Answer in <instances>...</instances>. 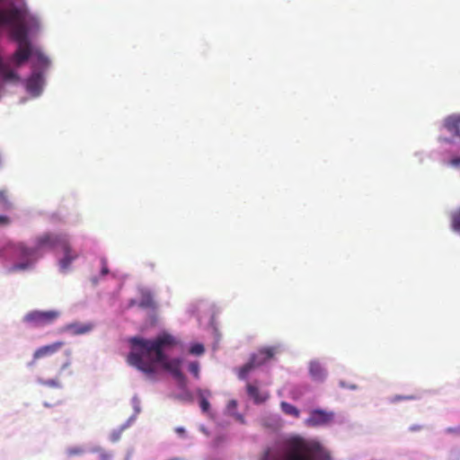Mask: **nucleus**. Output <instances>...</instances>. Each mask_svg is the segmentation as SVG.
<instances>
[{
  "mask_svg": "<svg viewBox=\"0 0 460 460\" xmlns=\"http://www.w3.org/2000/svg\"><path fill=\"white\" fill-rule=\"evenodd\" d=\"M151 305H152V301H151V300H149V299L142 300V301L140 302V306H141V307H144V308H146V307H149V306H151Z\"/></svg>",
  "mask_w": 460,
  "mask_h": 460,
  "instance_id": "obj_29",
  "label": "nucleus"
},
{
  "mask_svg": "<svg viewBox=\"0 0 460 460\" xmlns=\"http://www.w3.org/2000/svg\"><path fill=\"white\" fill-rule=\"evenodd\" d=\"M450 164L453 165V166H456V167L460 166V156L452 158L450 160Z\"/></svg>",
  "mask_w": 460,
  "mask_h": 460,
  "instance_id": "obj_28",
  "label": "nucleus"
},
{
  "mask_svg": "<svg viewBox=\"0 0 460 460\" xmlns=\"http://www.w3.org/2000/svg\"><path fill=\"white\" fill-rule=\"evenodd\" d=\"M452 227H453L454 230L460 232V208L453 216V218H452Z\"/></svg>",
  "mask_w": 460,
  "mask_h": 460,
  "instance_id": "obj_21",
  "label": "nucleus"
},
{
  "mask_svg": "<svg viewBox=\"0 0 460 460\" xmlns=\"http://www.w3.org/2000/svg\"><path fill=\"white\" fill-rule=\"evenodd\" d=\"M33 55L31 44L18 45L15 52L8 58L4 59L0 56V78L4 82L18 83L20 81L19 75L12 68L20 67Z\"/></svg>",
  "mask_w": 460,
  "mask_h": 460,
  "instance_id": "obj_4",
  "label": "nucleus"
},
{
  "mask_svg": "<svg viewBox=\"0 0 460 460\" xmlns=\"http://www.w3.org/2000/svg\"><path fill=\"white\" fill-rule=\"evenodd\" d=\"M234 404L235 405V401L232 402L231 406H234Z\"/></svg>",
  "mask_w": 460,
  "mask_h": 460,
  "instance_id": "obj_36",
  "label": "nucleus"
},
{
  "mask_svg": "<svg viewBox=\"0 0 460 460\" xmlns=\"http://www.w3.org/2000/svg\"><path fill=\"white\" fill-rule=\"evenodd\" d=\"M309 374L315 382H323L327 376V372L318 360H313L309 364Z\"/></svg>",
  "mask_w": 460,
  "mask_h": 460,
  "instance_id": "obj_11",
  "label": "nucleus"
},
{
  "mask_svg": "<svg viewBox=\"0 0 460 460\" xmlns=\"http://www.w3.org/2000/svg\"><path fill=\"white\" fill-rule=\"evenodd\" d=\"M256 358H252V356L249 362H247L245 365H243L240 368L239 373H238V376L240 379H245L248 376L249 373L254 367H260L259 365H257Z\"/></svg>",
  "mask_w": 460,
  "mask_h": 460,
  "instance_id": "obj_16",
  "label": "nucleus"
},
{
  "mask_svg": "<svg viewBox=\"0 0 460 460\" xmlns=\"http://www.w3.org/2000/svg\"><path fill=\"white\" fill-rule=\"evenodd\" d=\"M130 343L132 351L128 356L129 365L151 376L155 373V364L160 363L177 380L181 388L186 387L187 380L181 370V359H168L164 353V349L178 343L172 335L164 332L154 340L134 337Z\"/></svg>",
  "mask_w": 460,
  "mask_h": 460,
  "instance_id": "obj_1",
  "label": "nucleus"
},
{
  "mask_svg": "<svg viewBox=\"0 0 460 460\" xmlns=\"http://www.w3.org/2000/svg\"><path fill=\"white\" fill-rule=\"evenodd\" d=\"M10 247L13 255L20 260V261L13 264L8 269L9 273L27 270L31 269L40 258H41L34 243L31 247L22 242L11 244Z\"/></svg>",
  "mask_w": 460,
  "mask_h": 460,
  "instance_id": "obj_5",
  "label": "nucleus"
},
{
  "mask_svg": "<svg viewBox=\"0 0 460 460\" xmlns=\"http://www.w3.org/2000/svg\"><path fill=\"white\" fill-rule=\"evenodd\" d=\"M94 327L92 323H73L65 327L66 331L70 332L74 335H82L90 332Z\"/></svg>",
  "mask_w": 460,
  "mask_h": 460,
  "instance_id": "obj_14",
  "label": "nucleus"
},
{
  "mask_svg": "<svg viewBox=\"0 0 460 460\" xmlns=\"http://www.w3.org/2000/svg\"><path fill=\"white\" fill-rule=\"evenodd\" d=\"M280 351L279 346L264 347L259 349L252 358H257V365L261 366L274 358V356Z\"/></svg>",
  "mask_w": 460,
  "mask_h": 460,
  "instance_id": "obj_10",
  "label": "nucleus"
},
{
  "mask_svg": "<svg viewBox=\"0 0 460 460\" xmlns=\"http://www.w3.org/2000/svg\"><path fill=\"white\" fill-rule=\"evenodd\" d=\"M334 413L324 410H313L309 413V417L305 420V424L309 427H318L329 424L332 421Z\"/></svg>",
  "mask_w": 460,
  "mask_h": 460,
  "instance_id": "obj_8",
  "label": "nucleus"
},
{
  "mask_svg": "<svg viewBox=\"0 0 460 460\" xmlns=\"http://www.w3.org/2000/svg\"><path fill=\"white\" fill-rule=\"evenodd\" d=\"M34 243L41 257L47 251L60 249L64 252V257L59 261V267L64 272L67 271L72 262L78 258V253L73 251L66 234L42 233L34 238Z\"/></svg>",
  "mask_w": 460,
  "mask_h": 460,
  "instance_id": "obj_3",
  "label": "nucleus"
},
{
  "mask_svg": "<svg viewBox=\"0 0 460 460\" xmlns=\"http://www.w3.org/2000/svg\"><path fill=\"white\" fill-rule=\"evenodd\" d=\"M65 345L64 341H55L53 343L41 346L38 348L34 353L32 361L29 364L30 366H32L36 363L37 360L44 358H49L53 356L55 353H57L63 346Z\"/></svg>",
  "mask_w": 460,
  "mask_h": 460,
  "instance_id": "obj_9",
  "label": "nucleus"
},
{
  "mask_svg": "<svg viewBox=\"0 0 460 460\" xmlns=\"http://www.w3.org/2000/svg\"><path fill=\"white\" fill-rule=\"evenodd\" d=\"M0 25L12 29L13 36L18 41V45L30 44L27 40L26 28L22 24L21 12L17 8L1 9Z\"/></svg>",
  "mask_w": 460,
  "mask_h": 460,
  "instance_id": "obj_6",
  "label": "nucleus"
},
{
  "mask_svg": "<svg viewBox=\"0 0 460 460\" xmlns=\"http://www.w3.org/2000/svg\"><path fill=\"white\" fill-rule=\"evenodd\" d=\"M189 371L196 377H199V364L198 361H192L189 364Z\"/></svg>",
  "mask_w": 460,
  "mask_h": 460,
  "instance_id": "obj_19",
  "label": "nucleus"
},
{
  "mask_svg": "<svg viewBox=\"0 0 460 460\" xmlns=\"http://www.w3.org/2000/svg\"><path fill=\"white\" fill-rule=\"evenodd\" d=\"M0 200L4 202L6 201V193L4 190H0Z\"/></svg>",
  "mask_w": 460,
  "mask_h": 460,
  "instance_id": "obj_33",
  "label": "nucleus"
},
{
  "mask_svg": "<svg viewBox=\"0 0 460 460\" xmlns=\"http://www.w3.org/2000/svg\"><path fill=\"white\" fill-rule=\"evenodd\" d=\"M205 351L204 346L200 343L193 344L190 348V353L193 355H201Z\"/></svg>",
  "mask_w": 460,
  "mask_h": 460,
  "instance_id": "obj_20",
  "label": "nucleus"
},
{
  "mask_svg": "<svg viewBox=\"0 0 460 460\" xmlns=\"http://www.w3.org/2000/svg\"><path fill=\"white\" fill-rule=\"evenodd\" d=\"M83 453V449L81 448H72V449H69V454L70 455H80Z\"/></svg>",
  "mask_w": 460,
  "mask_h": 460,
  "instance_id": "obj_30",
  "label": "nucleus"
},
{
  "mask_svg": "<svg viewBox=\"0 0 460 460\" xmlns=\"http://www.w3.org/2000/svg\"><path fill=\"white\" fill-rule=\"evenodd\" d=\"M35 58L37 59L38 65H40V66H48L49 60H48L47 57H45L42 53L36 52L35 53Z\"/></svg>",
  "mask_w": 460,
  "mask_h": 460,
  "instance_id": "obj_22",
  "label": "nucleus"
},
{
  "mask_svg": "<svg viewBox=\"0 0 460 460\" xmlns=\"http://www.w3.org/2000/svg\"><path fill=\"white\" fill-rule=\"evenodd\" d=\"M203 390H199V406H200V409L201 411L204 412V413H207L209 411V409H210V403L208 401V399L204 396L203 394Z\"/></svg>",
  "mask_w": 460,
  "mask_h": 460,
  "instance_id": "obj_18",
  "label": "nucleus"
},
{
  "mask_svg": "<svg viewBox=\"0 0 460 460\" xmlns=\"http://www.w3.org/2000/svg\"><path fill=\"white\" fill-rule=\"evenodd\" d=\"M42 384L52 388L59 387V382L57 379H48L43 381Z\"/></svg>",
  "mask_w": 460,
  "mask_h": 460,
  "instance_id": "obj_23",
  "label": "nucleus"
},
{
  "mask_svg": "<svg viewBox=\"0 0 460 460\" xmlns=\"http://www.w3.org/2000/svg\"><path fill=\"white\" fill-rule=\"evenodd\" d=\"M415 399H416V396H414V395H405V396L396 395L394 397L393 402H398L401 400H415Z\"/></svg>",
  "mask_w": 460,
  "mask_h": 460,
  "instance_id": "obj_27",
  "label": "nucleus"
},
{
  "mask_svg": "<svg viewBox=\"0 0 460 460\" xmlns=\"http://www.w3.org/2000/svg\"><path fill=\"white\" fill-rule=\"evenodd\" d=\"M65 354L67 357V360L62 365V367H61L62 370H64L66 367H68L70 366V364H71V361H70L69 358L72 356V349H66L65 350Z\"/></svg>",
  "mask_w": 460,
  "mask_h": 460,
  "instance_id": "obj_25",
  "label": "nucleus"
},
{
  "mask_svg": "<svg viewBox=\"0 0 460 460\" xmlns=\"http://www.w3.org/2000/svg\"><path fill=\"white\" fill-rule=\"evenodd\" d=\"M280 407H281L282 411L284 413H286L287 415H290L295 418H298L300 415L299 410L296 406H294L287 402H282L280 403Z\"/></svg>",
  "mask_w": 460,
  "mask_h": 460,
  "instance_id": "obj_17",
  "label": "nucleus"
},
{
  "mask_svg": "<svg viewBox=\"0 0 460 460\" xmlns=\"http://www.w3.org/2000/svg\"><path fill=\"white\" fill-rule=\"evenodd\" d=\"M248 395L253 400V402L257 404L262 403L266 402L270 394L266 391H260L259 388L255 385L248 384L246 386Z\"/></svg>",
  "mask_w": 460,
  "mask_h": 460,
  "instance_id": "obj_15",
  "label": "nucleus"
},
{
  "mask_svg": "<svg viewBox=\"0 0 460 460\" xmlns=\"http://www.w3.org/2000/svg\"><path fill=\"white\" fill-rule=\"evenodd\" d=\"M409 429L411 431H419V430L422 429V426H420V425H412V426H411L409 428Z\"/></svg>",
  "mask_w": 460,
  "mask_h": 460,
  "instance_id": "obj_32",
  "label": "nucleus"
},
{
  "mask_svg": "<svg viewBox=\"0 0 460 460\" xmlns=\"http://www.w3.org/2000/svg\"><path fill=\"white\" fill-rule=\"evenodd\" d=\"M59 316V312L50 311H31L25 314L23 321L33 327H41L52 323Z\"/></svg>",
  "mask_w": 460,
  "mask_h": 460,
  "instance_id": "obj_7",
  "label": "nucleus"
},
{
  "mask_svg": "<svg viewBox=\"0 0 460 460\" xmlns=\"http://www.w3.org/2000/svg\"><path fill=\"white\" fill-rule=\"evenodd\" d=\"M10 223V219L5 216H0V224L8 225Z\"/></svg>",
  "mask_w": 460,
  "mask_h": 460,
  "instance_id": "obj_31",
  "label": "nucleus"
},
{
  "mask_svg": "<svg viewBox=\"0 0 460 460\" xmlns=\"http://www.w3.org/2000/svg\"><path fill=\"white\" fill-rule=\"evenodd\" d=\"M176 431L180 434H183L185 432L184 429L183 428H177L176 429Z\"/></svg>",
  "mask_w": 460,
  "mask_h": 460,
  "instance_id": "obj_35",
  "label": "nucleus"
},
{
  "mask_svg": "<svg viewBox=\"0 0 460 460\" xmlns=\"http://www.w3.org/2000/svg\"><path fill=\"white\" fill-rule=\"evenodd\" d=\"M101 264H102L101 274H102V276H106L109 273L107 260L105 258H102Z\"/></svg>",
  "mask_w": 460,
  "mask_h": 460,
  "instance_id": "obj_24",
  "label": "nucleus"
},
{
  "mask_svg": "<svg viewBox=\"0 0 460 460\" xmlns=\"http://www.w3.org/2000/svg\"><path fill=\"white\" fill-rule=\"evenodd\" d=\"M446 432H447V434H454V435L460 436V426H458V427H449V428H447V429H446Z\"/></svg>",
  "mask_w": 460,
  "mask_h": 460,
  "instance_id": "obj_26",
  "label": "nucleus"
},
{
  "mask_svg": "<svg viewBox=\"0 0 460 460\" xmlns=\"http://www.w3.org/2000/svg\"><path fill=\"white\" fill-rule=\"evenodd\" d=\"M234 404L235 405V401L232 402L231 406H234Z\"/></svg>",
  "mask_w": 460,
  "mask_h": 460,
  "instance_id": "obj_37",
  "label": "nucleus"
},
{
  "mask_svg": "<svg viewBox=\"0 0 460 460\" xmlns=\"http://www.w3.org/2000/svg\"><path fill=\"white\" fill-rule=\"evenodd\" d=\"M43 84V77L40 72L34 71L32 75L28 78L26 83L27 90L33 93L39 94Z\"/></svg>",
  "mask_w": 460,
  "mask_h": 460,
  "instance_id": "obj_12",
  "label": "nucleus"
},
{
  "mask_svg": "<svg viewBox=\"0 0 460 460\" xmlns=\"http://www.w3.org/2000/svg\"><path fill=\"white\" fill-rule=\"evenodd\" d=\"M444 127L454 136L460 138V115L452 114L444 119Z\"/></svg>",
  "mask_w": 460,
  "mask_h": 460,
  "instance_id": "obj_13",
  "label": "nucleus"
},
{
  "mask_svg": "<svg viewBox=\"0 0 460 460\" xmlns=\"http://www.w3.org/2000/svg\"><path fill=\"white\" fill-rule=\"evenodd\" d=\"M101 460H111V456L107 454H102Z\"/></svg>",
  "mask_w": 460,
  "mask_h": 460,
  "instance_id": "obj_34",
  "label": "nucleus"
},
{
  "mask_svg": "<svg viewBox=\"0 0 460 460\" xmlns=\"http://www.w3.org/2000/svg\"><path fill=\"white\" fill-rule=\"evenodd\" d=\"M260 460H334L329 449L314 439L295 436L285 440L279 450L266 448Z\"/></svg>",
  "mask_w": 460,
  "mask_h": 460,
  "instance_id": "obj_2",
  "label": "nucleus"
}]
</instances>
